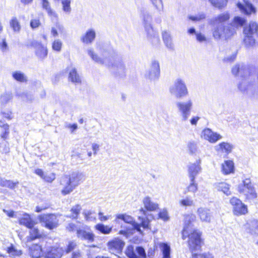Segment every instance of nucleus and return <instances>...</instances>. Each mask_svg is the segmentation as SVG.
Wrapping results in <instances>:
<instances>
[{
  "mask_svg": "<svg viewBox=\"0 0 258 258\" xmlns=\"http://www.w3.org/2000/svg\"><path fill=\"white\" fill-rule=\"evenodd\" d=\"M98 50L101 56H99L92 48H89L87 53L95 62L104 64L119 75L124 73L125 67L122 59L112 48H106L102 46L98 48Z\"/></svg>",
  "mask_w": 258,
  "mask_h": 258,
  "instance_id": "nucleus-1",
  "label": "nucleus"
},
{
  "mask_svg": "<svg viewBox=\"0 0 258 258\" xmlns=\"http://www.w3.org/2000/svg\"><path fill=\"white\" fill-rule=\"evenodd\" d=\"M196 219L193 214L186 215L184 217V226L182 232L183 239L188 238V245L192 253V258H198V252L201 251L203 243L201 238L202 233L193 227L192 222Z\"/></svg>",
  "mask_w": 258,
  "mask_h": 258,
  "instance_id": "nucleus-2",
  "label": "nucleus"
},
{
  "mask_svg": "<svg viewBox=\"0 0 258 258\" xmlns=\"http://www.w3.org/2000/svg\"><path fill=\"white\" fill-rule=\"evenodd\" d=\"M139 12L140 17L148 40L152 43L158 44L160 39L157 33L153 27V17L152 14L145 7L140 8Z\"/></svg>",
  "mask_w": 258,
  "mask_h": 258,
  "instance_id": "nucleus-3",
  "label": "nucleus"
},
{
  "mask_svg": "<svg viewBox=\"0 0 258 258\" xmlns=\"http://www.w3.org/2000/svg\"><path fill=\"white\" fill-rule=\"evenodd\" d=\"M84 180V175L80 172H73L70 175L63 176L60 181V184L63 186L61 194L63 195L69 194Z\"/></svg>",
  "mask_w": 258,
  "mask_h": 258,
  "instance_id": "nucleus-4",
  "label": "nucleus"
},
{
  "mask_svg": "<svg viewBox=\"0 0 258 258\" xmlns=\"http://www.w3.org/2000/svg\"><path fill=\"white\" fill-rule=\"evenodd\" d=\"M237 190L245 197L246 200L251 201L257 198L256 189L249 178L243 180L238 185Z\"/></svg>",
  "mask_w": 258,
  "mask_h": 258,
  "instance_id": "nucleus-5",
  "label": "nucleus"
},
{
  "mask_svg": "<svg viewBox=\"0 0 258 258\" xmlns=\"http://www.w3.org/2000/svg\"><path fill=\"white\" fill-rule=\"evenodd\" d=\"M170 93L177 98H181L188 95V91L184 81L181 78L174 80L169 88Z\"/></svg>",
  "mask_w": 258,
  "mask_h": 258,
  "instance_id": "nucleus-6",
  "label": "nucleus"
},
{
  "mask_svg": "<svg viewBox=\"0 0 258 258\" xmlns=\"http://www.w3.org/2000/svg\"><path fill=\"white\" fill-rule=\"evenodd\" d=\"M213 36L215 39H227L235 33L232 26H225L224 24L213 25Z\"/></svg>",
  "mask_w": 258,
  "mask_h": 258,
  "instance_id": "nucleus-7",
  "label": "nucleus"
},
{
  "mask_svg": "<svg viewBox=\"0 0 258 258\" xmlns=\"http://www.w3.org/2000/svg\"><path fill=\"white\" fill-rule=\"evenodd\" d=\"M177 112L182 122L186 121L190 116L193 107V102L191 99L185 101H178L176 103Z\"/></svg>",
  "mask_w": 258,
  "mask_h": 258,
  "instance_id": "nucleus-8",
  "label": "nucleus"
},
{
  "mask_svg": "<svg viewBox=\"0 0 258 258\" xmlns=\"http://www.w3.org/2000/svg\"><path fill=\"white\" fill-rule=\"evenodd\" d=\"M40 222L46 228L51 230L58 226V219L55 214H43L39 216Z\"/></svg>",
  "mask_w": 258,
  "mask_h": 258,
  "instance_id": "nucleus-9",
  "label": "nucleus"
},
{
  "mask_svg": "<svg viewBox=\"0 0 258 258\" xmlns=\"http://www.w3.org/2000/svg\"><path fill=\"white\" fill-rule=\"evenodd\" d=\"M230 203L232 206L233 212L235 215H245L247 213V206L239 199L233 197L230 199Z\"/></svg>",
  "mask_w": 258,
  "mask_h": 258,
  "instance_id": "nucleus-10",
  "label": "nucleus"
},
{
  "mask_svg": "<svg viewBox=\"0 0 258 258\" xmlns=\"http://www.w3.org/2000/svg\"><path fill=\"white\" fill-rule=\"evenodd\" d=\"M160 66L158 61L154 60L152 61L149 70L146 72L145 77L151 81H155L160 77Z\"/></svg>",
  "mask_w": 258,
  "mask_h": 258,
  "instance_id": "nucleus-11",
  "label": "nucleus"
},
{
  "mask_svg": "<svg viewBox=\"0 0 258 258\" xmlns=\"http://www.w3.org/2000/svg\"><path fill=\"white\" fill-rule=\"evenodd\" d=\"M201 138L209 141L211 143H215L222 138L220 134L214 132L210 128L204 129L201 133Z\"/></svg>",
  "mask_w": 258,
  "mask_h": 258,
  "instance_id": "nucleus-12",
  "label": "nucleus"
},
{
  "mask_svg": "<svg viewBox=\"0 0 258 258\" xmlns=\"http://www.w3.org/2000/svg\"><path fill=\"white\" fill-rule=\"evenodd\" d=\"M201 160H197L195 163H190L187 166L188 173L190 179L193 180L195 179L197 175L201 172L202 167L201 166Z\"/></svg>",
  "mask_w": 258,
  "mask_h": 258,
  "instance_id": "nucleus-13",
  "label": "nucleus"
},
{
  "mask_svg": "<svg viewBox=\"0 0 258 258\" xmlns=\"http://www.w3.org/2000/svg\"><path fill=\"white\" fill-rule=\"evenodd\" d=\"M124 245V242L119 238H115L112 240L109 241L107 246L110 252L113 253H120Z\"/></svg>",
  "mask_w": 258,
  "mask_h": 258,
  "instance_id": "nucleus-14",
  "label": "nucleus"
},
{
  "mask_svg": "<svg viewBox=\"0 0 258 258\" xmlns=\"http://www.w3.org/2000/svg\"><path fill=\"white\" fill-rule=\"evenodd\" d=\"M64 250L58 245H54L48 248L45 253V258H60Z\"/></svg>",
  "mask_w": 258,
  "mask_h": 258,
  "instance_id": "nucleus-15",
  "label": "nucleus"
},
{
  "mask_svg": "<svg viewBox=\"0 0 258 258\" xmlns=\"http://www.w3.org/2000/svg\"><path fill=\"white\" fill-rule=\"evenodd\" d=\"M96 31L93 28L88 29L80 38L81 41L85 44H90L96 38Z\"/></svg>",
  "mask_w": 258,
  "mask_h": 258,
  "instance_id": "nucleus-16",
  "label": "nucleus"
},
{
  "mask_svg": "<svg viewBox=\"0 0 258 258\" xmlns=\"http://www.w3.org/2000/svg\"><path fill=\"white\" fill-rule=\"evenodd\" d=\"M243 3H238L237 7L241 12L245 14L249 15L255 12V9L253 5L247 0H243Z\"/></svg>",
  "mask_w": 258,
  "mask_h": 258,
  "instance_id": "nucleus-17",
  "label": "nucleus"
},
{
  "mask_svg": "<svg viewBox=\"0 0 258 258\" xmlns=\"http://www.w3.org/2000/svg\"><path fill=\"white\" fill-rule=\"evenodd\" d=\"M198 215L202 222L210 223L211 221L212 214L210 210L208 209L199 208L198 210Z\"/></svg>",
  "mask_w": 258,
  "mask_h": 258,
  "instance_id": "nucleus-18",
  "label": "nucleus"
},
{
  "mask_svg": "<svg viewBox=\"0 0 258 258\" xmlns=\"http://www.w3.org/2000/svg\"><path fill=\"white\" fill-rule=\"evenodd\" d=\"M34 172L47 182L51 183L55 179V174L54 173L44 172L42 169L39 168L36 169Z\"/></svg>",
  "mask_w": 258,
  "mask_h": 258,
  "instance_id": "nucleus-19",
  "label": "nucleus"
},
{
  "mask_svg": "<svg viewBox=\"0 0 258 258\" xmlns=\"http://www.w3.org/2000/svg\"><path fill=\"white\" fill-rule=\"evenodd\" d=\"M233 146L227 142H222L215 147V150L218 152L225 153L226 155L232 152Z\"/></svg>",
  "mask_w": 258,
  "mask_h": 258,
  "instance_id": "nucleus-20",
  "label": "nucleus"
},
{
  "mask_svg": "<svg viewBox=\"0 0 258 258\" xmlns=\"http://www.w3.org/2000/svg\"><path fill=\"white\" fill-rule=\"evenodd\" d=\"M143 203L145 209L149 211H155L159 209L158 203L153 202L150 197L147 196L144 198Z\"/></svg>",
  "mask_w": 258,
  "mask_h": 258,
  "instance_id": "nucleus-21",
  "label": "nucleus"
},
{
  "mask_svg": "<svg viewBox=\"0 0 258 258\" xmlns=\"http://www.w3.org/2000/svg\"><path fill=\"white\" fill-rule=\"evenodd\" d=\"M68 71L69 73V80L74 83H80L81 82V78L77 73L76 69L71 66L68 68Z\"/></svg>",
  "mask_w": 258,
  "mask_h": 258,
  "instance_id": "nucleus-22",
  "label": "nucleus"
},
{
  "mask_svg": "<svg viewBox=\"0 0 258 258\" xmlns=\"http://www.w3.org/2000/svg\"><path fill=\"white\" fill-rule=\"evenodd\" d=\"M222 172L225 175L232 173L234 171V165L232 160H226L221 165Z\"/></svg>",
  "mask_w": 258,
  "mask_h": 258,
  "instance_id": "nucleus-23",
  "label": "nucleus"
},
{
  "mask_svg": "<svg viewBox=\"0 0 258 258\" xmlns=\"http://www.w3.org/2000/svg\"><path fill=\"white\" fill-rule=\"evenodd\" d=\"M77 236L78 238L83 240H87L93 242L94 240V234L90 232L80 229H77Z\"/></svg>",
  "mask_w": 258,
  "mask_h": 258,
  "instance_id": "nucleus-24",
  "label": "nucleus"
},
{
  "mask_svg": "<svg viewBox=\"0 0 258 258\" xmlns=\"http://www.w3.org/2000/svg\"><path fill=\"white\" fill-rule=\"evenodd\" d=\"M116 218L121 219L127 223H133V225L134 226V228L138 231L141 232L140 224L134 222L133 218L131 216L126 214H118L116 216Z\"/></svg>",
  "mask_w": 258,
  "mask_h": 258,
  "instance_id": "nucleus-25",
  "label": "nucleus"
},
{
  "mask_svg": "<svg viewBox=\"0 0 258 258\" xmlns=\"http://www.w3.org/2000/svg\"><path fill=\"white\" fill-rule=\"evenodd\" d=\"M163 41L166 47L170 50H174V46L171 36L169 32L164 31L162 32Z\"/></svg>",
  "mask_w": 258,
  "mask_h": 258,
  "instance_id": "nucleus-26",
  "label": "nucleus"
},
{
  "mask_svg": "<svg viewBox=\"0 0 258 258\" xmlns=\"http://www.w3.org/2000/svg\"><path fill=\"white\" fill-rule=\"evenodd\" d=\"M215 188L219 191H222L226 196H229L231 192L230 190V185L226 182H222L215 184Z\"/></svg>",
  "mask_w": 258,
  "mask_h": 258,
  "instance_id": "nucleus-27",
  "label": "nucleus"
},
{
  "mask_svg": "<svg viewBox=\"0 0 258 258\" xmlns=\"http://www.w3.org/2000/svg\"><path fill=\"white\" fill-rule=\"evenodd\" d=\"M42 7L45 10L47 13L48 15L51 17V18L57 19V15L54 11H53L50 7L49 3L47 0H42Z\"/></svg>",
  "mask_w": 258,
  "mask_h": 258,
  "instance_id": "nucleus-28",
  "label": "nucleus"
},
{
  "mask_svg": "<svg viewBox=\"0 0 258 258\" xmlns=\"http://www.w3.org/2000/svg\"><path fill=\"white\" fill-rule=\"evenodd\" d=\"M232 73L234 75L244 76L248 73V70L243 64H236L232 69Z\"/></svg>",
  "mask_w": 258,
  "mask_h": 258,
  "instance_id": "nucleus-29",
  "label": "nucleus"
},
{
  "mask_svg": "<svg viewBox=\"0 0 258 258\" xmlns=\"http://www.w3.org/2000/svg\"><path fill=\"white\" fill-rule=\"evenodd\" d=\"M229 19V14L227 13H223L211 20V23L213 25L223 24V23L227 21Z\"/></svg>",
  "mask_w": 258,
  "mask_h": 258,
  "instance_id": "nucleus-30",
  "label": "nucleus"
},
{
  "mask_svg": "<svg viewBox=\"0 0 258 258\" xmlns=\"http://www.w3.org/2000/svg\"><path fill=\"white\" fill-rule=\"evenodd\" d=\"M19 223L21 225H23L28 228H32L35 224L34 222L28 214L24 215L23 217L20 219Z\"/></svg>",
  "mask_w": 258,
  "mask_h": 258,
  "instance_id": "nucleus-31",
  "label": "nucleus"
},
{
  "mask_svg": "<svg viewBox=\"0 0 258 258\" xmlns=\"http://www.w3.org/2000/svg\"><path fill=\"white\" fill-rule=\"evenodd\" d=\"M64 32V29L63 25L59 22H56L51 28V34L54 37H57L58 33L62 34Z\"/></svg>",
  "mask_w": 258,
  "mask_h": 258,
  "instance_id": "nucleus-32",
  "label": "nucleus"
},
{
  "mask_svg": "<svg viewBox=\"0 0 258 258\" xmlns=\"http://www.w3.org/2000/svg\"><path fill=\"white\" fill-rule=\"evenodd\" d=\"M258 30V25L255 22H250L248 27H245L243 30L244 35H252L256 33Z\"/></svg>",
  "mask_w": 258,
  "mask_h": 258,
  "instance_id": "nucleus-33",
  "label": "nucleus"
},
{
  "mask_svg": "<svg viewBox=\"0 0 258 258\" xmlns=\"http://www.w3.org/2000/svg\"><path fill=\"white\" fill-rule=\"evenodd\" d=\"M30 253L34 258H39L42 253V248L38 244H34L30 248Z\"/></svg>",
  "mask_w": 258,
  "mask_h": 258,
  "instance_id": "nucleus-34",
  "label": "nucleus"
},
{
  "mask_svg": "<svg viewBox=\"0 0 258 258\" xmlns=\"http://www.w3.org/2000/svg\"><path fill=\"white\" fill-rule=\"evenodd\" d=\"M12 75L13 79L18 82L24 83L27 81V76L24 73L21 71H14L12 73Z\"/></svg>",
  "mask_w": 258,
  "mask_h": 258,
  "instance_id": "nucleus-35",
  "label": "nucleus"
},
{
  "mask_svg": "<svg viewBox=\"0 0 258 258\" xmlns=\"http://www.w3.org/2000/svg\"><path fill=\"white\" fill-rule=\"evenodd\" d=\"M36 54L40 59H44L47 55V49L46 47L39 44L36 49Z\"/></svg>",
  "mask_w": 258,
  "mask_h": 258,
  "instance_id": "nucleus-36",
  "label": "nucleus"
},
{
  "mask_svg": "<svg viewBox=\"0 0 258 258\" xmlns=\"http://www.w3.org/2000/svg\"><path fill=\"white\" fill-rule=\"evenodd\" d=\"M179 205L181 207H192L195 205V202L190 197H185L179 201Z\"/></svg>",
  "mask_w": 258,
  "mask_h": 258,
  "instance_id": "nucleus-37",
  "label": "nucleus"
},
{
  "mask_svg": "<svg viewBox=\"0 0 258 258\" xmlns=\"http://www.w3.org/2000/svg\"><path fill=\"white\" fill-rule=\"evenodd\" d=\"M95 228L97 230L104 234H109L112 231V227L104 225L102 224H98L96 225Z\"/></svg>",
  "mask_w": 258,
  "mask_h": 258,
  "instance_id": "nucleus-38",
  "label": "nucleus"
},
{
  "mask_svg": "<svg viewBox=\"0 0 258 258\" xmlns=\"http://www.w3.org/2000/svg\"><path fill=\"white\" fill-rule=\"evenodd\" d=\"M159 247L161 249L163 257V258H170V247L167 244L165 243H160L159 244Z\"/></svg>",
  "mask_w": 258,
  "mask_h": 258,
  "instance_id": "nucleus-39",
  "label": "nucleus"
},
{
  "mask_svg": "<svg viewBox=\"0 0 258 258\" xmlns=\"http://www.w3.org/2000/svg\"><path fill=\"white\" fill-rule=\"evenodd\" d=\"M81 210V206L79 204L73 206L70 211L71 214L69 217L72 219H77Z\"/></svg>",
  "mask_w": 258,
  "mask_h": 258,
  "instance_id": "nucleus-40",
  "label": "nucleus"
},
{
  "mask_svg": "<svg viewBox=\"0 0 258 258\" xmlns=\"http://www.w3.org/2000/svg\"><path fill=\"white\" fill-rule=\"evenodd\" d=\"M155 9L159 12L164 11L162 0H150Z\"/></svg>",
  "mask_w": 258,
  "mask_h": 258,
  "instance_id": "nucleus-41",
  "label": "nucleus"
},
{
  "mask_svg": "<svg viewBox=\"0 0 258 258\" xmlns=\"http://www.w3.org/2000/svg\"><path fill=\"white\" fill-rule=\"evenodd\" d=\"M155 9L159 12L164 11L162 0H150Z\"/></svg>",
  "mask_w": 258,
  "mask_h": 258,
  "instance_id": "nucleus-42",
  "label": "nucleus"
},
{
  "mask_svg": "<svg viewBox=\"0 0 258 258\" xmlns=\"http://www.w3.org/2000/svg\"><path fill=\"white\" fill-rule=\"evenodd\" d=\"M11 27L13 28L14 31L19 32L21 29V25L18 19L16 17L12 19L10 22Z\"/></svg>",
  "mask_w": 258,
  "mask_h": 258,
  "instance_id": "nucleus-43",
  "label": "nucleus"
},
{
  "mask_svg": "<svg viewBox=\"0 0 258 258\" xmlns=\"http://www.w3.org/2000/svg\"><path fill=\"white\" fill-rule=\"evenodd\" d=\"M243 41L245 45L248 47H252L255 44V39L251 35H245Z\"/></svg>",
  "mask_w": 258,
  "mask_h": 258,
  "instance_id": "nucleus-44",
  "label": "nucleus"
},
{
  "mask_svg": "<svg viewBox=\"0 0 258 258\" xmlns=\"http://www.w3.org/2000/svg\"><path fill=\"white\" fill-rule=\"evenodd\" d=\"M62 46V42L58 39H55L52 43V49L56 52H60L61 50Z\"/></svg>",
  "mask_w": 258,
  "mask_h": 258,
  "instance_id": "nucleus-45",
  "label": "nucleus"
},
{
  "mask_svg": "<svg viewBox=\"0 0 258 258\" xmlns=\"http://www.w3.org/2000/svg\"><path fill=\"white\" fill-rule=\"evenodd\" d=\"M212 5L219 9L224 7L227 3V0H209Z\"/></svg>",
  "mask_w": 258,
  "mask_h": 258,
  "instance_id": "nucleus-46",
  "label": "nucleus"
},
{
  "mask_svg": "<svg viewBox=\"0 0 258 258\" xmlns=\"http://www.w3.org/2000/svg\"><path fill=\"white\" fill-rule=\"evenodd\" d=\"M71 0H62L61 4L62 6V10L64 12L69 14L71 11Z\"/></svg>",
  "mask_w": 258,
  "mask_h": 258,
  "instance_id": "nucleus-47",
  "label": "nucleus"
},
{
  "mask_svg": "<svg viewBox=\"0 0 258 258\" xmlns=\"http://www.w3.org/2000/svg\"><path fill=\"white\" fill-rule=\"evenodd\" d=\"M125 253L129 258H139L135 252L134 247L132 246H129L127 247Z\"/></svg>",
  "mask_w": 258,
  "mask_h": 258,
  "instance_id": "nucleus-48",
  "label": "nucleus"
},
{
  "mask_svg": "<svg viewBox=\"0 0 258 258\" xmlns=\"http://www.w3.org/2000/svg\"><path fill=\"white\" fill-rule=\"evenodd\" d=\"M187 148L191 154H196L198 151V146L195 142H189L187 144Z\"/></svg>",
  "mask_w": 258,
  "mask_h": 258,
  "instance_id": "nucleus-49",
  "label": "nucleus"
},
{
  "mask_svg": "<svg viewBox=\"0 0 258 258\" xmlns=\"http://www.w3.org/2000/svg\"><path fill=\"white\" fill-rule=\"evenodd\" d=\"M10 152V148L8 144L6 142L0 143V153L6 154Z\"/></svg>",
  "mask_w": 258,
  "mask_h": 258,
  "instance_id": "nucleus-50",
  "label": "nucleus"
},
{
  "mask_svg": "<svg viewBox=\"0 0 258 258\" xmlns=\"http://www.w3.org/2000/svg\"><path fill=\"white\" fill-rule=\"evenodd\" d=\"M92 212L90 210H84L83 214L85 219L88 221H93L96 219L95 217L92 216Z\"/></svg>",
  "mask_w": 258,
  "mask_h": 258,
  "instance_id": "nucleus-51",
  "label": "nucleus"
},
{
  "mask_svg": "<svg viewBox=\"0 0 258 258\" xmlns=\"http://www.w3.org/2000/svg\"><path fill=\"white\" fill-rule=\"evenodd\" d=\"M30 229V234L31 239H34L39 238L41 236V234L38 229L33 228V227Z\"/></svg>",
  "mask_w": 258,
  "mask_h": 258,
  "instance_id": "nucleus-52",
  "label": "nucleus"
},
{
  "mask_svg": "<svg viewBox=\"0 0 258 258\" xmlns=\"http://www.w3.org/2000/svg\"><path fill=\"white\" fill-rule=\"evenodd\" d=\"M190 180V183L187 187V190L188 191L191 192L195 193L197 191L198 189L197 184L195 183V179L192 180Z\"/></svg>",
  "mask_w": 258,
  "mask_h": 258,
  "instance_id": "nucleus-53",
  "label": "nucleus"
},
{
  "mask_svg": "<svg viewBox=\"0 0 258 258\" xmlns=\"http://www.w3.org/2000/svg\"><path fill=\"white\" fill-rule=\"evenodd\" d=\"M159 217L163 220L166 221L169 219L168 212L165 209H163L160 211L158 214Z\"/></svg>",
  "mask_w": 258,
  "mask_h": 258,
  "instance_id": "nucleus-54",
  "label": "nucleus"
},
{
  "mask_svg": "<svg viewBox=\"0 0 258 258\" xmlns=\"http://www.w3.org/2000/svg\"><path fill=\"white\" fill-rule=\"evenodd\" d=\"M7 252L13 256H19L22 254L21 250L15 249L13 246L8 248Z\"/></svg>",
  "mask_w": 258,
  "mask_h": 258,
  "instance_id": "nucleus-55",
  "label": "nucleus"
},
{
  "mask_svg": "<svg viewBox=\"0 0 258 258\" xmlns=\"http://www.w3.org/2000/svg\"><path fill=\"white\" fill-rule=\"evenodd\" d=\"M245 22V20L240 17H235L234 19V24L237 27L242 26Z\"/></svg>",
  "mask_w": 258,
  "mask_h": 258,
  "instance_id": "nucleus-56",
  "label": "nucleus"
},
{
  "mask_svg": "<svg viewBox=\"0 0 258 258\" xmlns=\"http://www.w3.org/2000/svg\"><path fill=\"white\" fill-rule=\"evenodd\" d=\"M0 127L3 128V130L5 131V133L1 135L2 138L5 139L6 138V135L9 133V126L7 124H5L4 122L0 121Z\"/></svg>",
  "mask_w": 258,
  "mask_h": 258,
  "instance_id": "nucleus-57",
  "label": "nucleus"
},
{
  "mask_svg": "<svg viewBox=\"0 0 258 258\" xmlns=\"http://www.w3.org/2000/svg\"><path fill=\"white\" fill-rule=\"evenodd\" d=\"M19 182L18 181L17 182H14L12 180H7V182L6 183L5 187H8L10 189H14L16 185L18 184Z\"/></svg>",
  "mask_w": 258,
  "mask_h": 258,
  "instance_id": "nucleus-58",
  "label": "nucleus"
},
{
  "mask_svg": "<svg viewBox=\"0 0 258 258\" xmlns=\"http://www.w3.org/2000/svg\"><path fill=\"white\" fill-rule=\"evenodd\" d=\"M12 99V96L9 94H5L1 96V100L3 103H7Z\"/></svg>",
  "mask_w": 258,
  "mask_h": 258,
  "instance_id": "nucleus-59",
  "label": "nucleus"
},
{
  "mask_svg": "<svg viewBox=\"0 0 258 258\" xmlns=\"http://www.w3.org/2000/svg\"><path fill=\"white\" fill-rule=\"evenodd\" d=\"M205 18V15L204 13L200 14L196 16H190L189 19L192 21H200Z\"/></svg>",
  "mask_w": 258,
  "mask_h": 258,
  "instance_id": "nucleus-60",
  "label": "nucleus"
},
{
  "mask_svg": "<svg viewBox=\"0 0 258 258\" xmlns=\"http://www.w3.org/2000/svg\"><path fill=\"white\" fill-rule=\"evenodd\" d=\"M66 229L67 230L70 232H74L76 231L77 229H80L76 226V225L73 223H70L68 224L66 226Z\"/></svg>",
  "mask_w": 258,
  "mask_h": 258,
  "instance_id": "nucleus-61",
  "label": "nucleus"
},
{
  "mask_svg": "<svg viewBox=\"0 0 258 258\" xmlns=\"http://www.w3.org/2000/svg\"><path fill=\"white\" fill-rule=\"evenodd\" d=\"M139 219L141 221V226L144 228H148L149 224V221L148 219H144L139 217Z\"/></svg>",
  "mask_w": 258,
  "mask_h": 258,
  "instance_id": "nucleus-62",
  "label": "nucleus"
},
{
  "mask_svg": "<svg viewBox=\"0 0 258 258\" xmlns=\"http://www.w3.org/2000/svg\"><path fill=\"white\" fill-rule=\"evenodd\" d=\"M40 25V22L38 19H33L31 21L30 26L33 29L38 27Z\"/></svg>",
  "mask_w": 258,
  "mask_h": 258,
  "instance_id": "nucleus-63",
  "label": "nucleus"
},
{
  "mask_svg": "<svg viewBox=\"0 0 258 258\" xmlns=\"http://www.w3.org/2000/svg\"><path fill=\"white\" fill-rule=\"evenodd\" d=\"M214 258V256L209 252H204L201 254H198V258Z\"/></svg>",
  "mask_w": 258,
  "mask_h": 258,
  "instance_id": "nucleus-64",
  "label": "nucleus"
}]
</instances>
